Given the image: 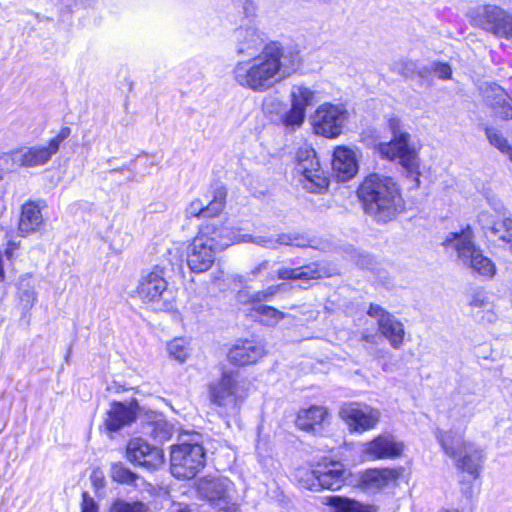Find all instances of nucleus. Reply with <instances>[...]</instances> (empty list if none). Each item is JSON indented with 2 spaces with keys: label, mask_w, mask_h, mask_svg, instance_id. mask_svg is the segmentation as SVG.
<instances>
[{
  "label": "nucleus",
  "mask_w": 512,
  "mask_h": 512,
  "mask_svg": "<svg viewBox=\"0 0 512 512\" xmlns=\"http://www.w3.org/2000/svg\"><path fill=\"white\" fill-rule=\"evenodd\" d=\"M300 52L277 42L265 45L255 57L239 61L233 78L241 87L266 92L294 74L301 66Z\"/></svg>",
  "instance_id": "nucleus-1"
},
{
  "label": "nucleus",
  "mask_w": 512,
  "mask_h": 512,
  "mask_svg": "<svg viewBox=\"0 0 512 512\" xmlns=\"http://www.w3.org/2000/svg\"><path fill=\"white\" fill-rule=\"evenodd\" d=\"M357 195L364 212L377 222L392 221L405 209L401 188L390 176L368 175L360 184Z\"/></svg>",
  "instance_id": "nucleus-2"
},
{
  "label": "nucleus",
  "mask_w": 512,
  "mask_h": 512,
  "mask_svg": "<svg viewBox=\"0 0 512 512\" xmlns=\"http://www.w3.org/2000/svg\"><path fill=\"white\" fill-rule=\"evenodd\" d=\"M227 228L214 223L202 225L189 246L187 263L193 272L202 273L211 268L216 251L232 245Z\"/></svg>",
  "instance_id": "nucleus-3"
},
{
  "label": "nucleus",
  "mask_w": 512,
  "mask_h": 512,
  "mask_svg": "<svg viewBox=\"0 0 512 512\" xmlns=\"http://www.w3.org/2000/svg\"><path fill=\"white\" fill-rule=\"evenodd\" d=\"M472 238V231L468 227L460 233H449L443 245L452 248L456 252L457 261L461 265L470 268L472 272L482 277L491 279L496 274V265L474 244Z\"/></svg>",
  "instance_id": "nucleus-4"
},
{
  "label": "nucleus",
  "mask_w": 512,
  "mask_h": 512,
  "mask_svg": "<svg viewBox=\"0 0 512 512\" xmlns=\"http://www.w3.org/2000/svg\"><path fill=\"white\" fill-rule=\"evenodd\" d=\"M389 127L393 133V138L389 142L375 144V150L384 159H398L408 175L414 177L417 185H419L420 159L416 149L409 143L410 135L406 132H400L397 119H390Z\"/></svg>",
  "instance_id": "nucleus-5"
},
{
  "label": "nucleus",
  "mask_w": 512,
  "mask_h": 512,
  "mask_svg": "<svg viewBox=\"0 0 512 512\" xmlns=\"http://www.w3.org/2000/svg\"><path fill=\"white\" fill-rule=\"evenodd\" d=\"M136 293L143 303L158 311L171 310L176 302V293L168 285L165 269L158 265L141 277Z\"/></svg>",
  "instance_id": "nucleus-6"
},
{
  "label": "nucleus",
  "mask_w": 512,
  "mask_h": 512,
  "mask_svg": "<svg viewBox=\"0 0 512 512\" xmlns=\"http://www.w3.org/2000/svg\"><path fill=\"white\" fill-rule=\"evenodd\" d=\"M472 26L498 38L512 39V13L496 4H479L468 9Z\"/></svg>",
  "instance_id": "nucleus-7"
},
{
  "label": "nucleus",
  "mask_w": 512,
  "mask_h": 512,
  "mask_svg": "<svg viewBox=\"0 0 512 512\" xmlns=\"http://www.w3.org/2000/svg\"><path fill=\"white\" fill-rule=\"evenodd\" d=\"M206 453L199 443H181L172 446L170 469L178 479H192L205 466Z\"/></svg>",
  "instance_id": "nucleus-8"
},
{
  "label": "nucleus",
  "mask_w": 512,
  "mask_h": 512,
  "mask_svg": "<svg viewBox=\"0 0 512 512\" xmlns=\"http://www.w3.org/2000/svg\"><path fill=\"white\" fill-rule=\"evenodd\" d=\"M346 479V469L341 462L319 463L311 470L298 473L299 484L308 490H338Z\"/></svg>",
  "instance_id": "nucleus-9"
},
{
  "label": "nucleus",
  "mask_w": 512,
  "mask_h": 512,
  "mask_svg": "<svg viewBox=\"0 0 512 512\" xmlns=\"http://www.w3.org/2000/svg\"><path fill=\"white\" fill-rule=\"evenodd\" d=\"M210 400L216 406L234 414L247 396L237 372H223L221 378L209 387Z\"/></svg>",
  "instance_id": "nucleus-10"
},
{
  "label": "nucleus",
  "mask_w": 512,
  "mask_h": 512,
  "mask_svg": "<svg viewBox=\"0 0 512 512\" xmlns=\"http://www.w3.org/2000/svg\"><path fill=\"white\" fill-rule=\"evenodd\" d=\"M295 171L304 189L312 193H322L329 186V179L322 170L312 148H301L297 152Z\"/></svg>",
  "instance_id": "nucleus-11"
},
{
  "label": "nucleus",
  "mask_w": 512,
  "mask_h": 512,
  "mask_svg": "<svg viewBox=\"0 0 512 512\" xmlns=\"http://www.w3.org/2000/svg\"><path fill=\"white\" fill-rule=\"evenodd\" d=\"M69 127H63L58 134L50 139L47 145H35L23 147L13 151L10 156L13 163L22 167H38L47 164L55 155L61 143L70 136Z\"/></svg>",
  "instance_id": "nucleus-12"
},
{
  "label": "nucleus",
  "mask_w": 512,
  "mask_h": 512,
  "mask_svg": "<svg viewBox=\"0 0 512 512\" xmlns=\"http://www.w3.org/2000/svg\"><path fill=\"white\" fill-rule=\"evenodd\" d=\"M347 118L348 112L342 106L324 103L317 107L311 122L316 134L337 138L342 133Z\"/></svg>",
  "instance_id": "nucleus-13"
},
{
  "label": "nucleus",
  "mask_w": 512,
  "mask_h": 512,
  "mask_svg": "<svg viewBox=\"0 0 512 512\" xmlns=\"http://www.w3.org/2000/svg\"><path fill=\"white\" fill-rule=\"evenodd\" d=\"M339 415L353 432H364L375 428L381 417L378 409L360 403L343 405Z\"/></svg>",
  "instance_id": "nucleus-14"
},
{
  "label": "nucleus",
  "mask_w": 512,
  "mask_h": 512,
  "mask_svg": "<svg viewBox=\"0 0 512 512\" xmlns=\"http://www.w3.org/2000/svg\"><path fill=\"white\" fill-rule=\"evenodd\" d=\"M367 314L376 319L380 334L389 342L391 347L400 349L405 337L403 323L377 304H371Z\"/></svg>",
  "instance_id": "nucleus-15"
},
{
  "label": "nucleus",
  "mask_w": 512,
  "mask_h": 512,
  "mask_svg": "<svg viewBox=\"0 0 512 512\" xmlns=\"http://www.w3.org/2000/svg\"><path fill=\"white\" fill-rule=\"evenodd\" d=\"M127 459L147 469H157L164 463L162 450L149 445L140 438L132 439L126 449Z\"/></svg>",
  "instance_id": "nucleus-16"
},
{
  "label": "nucleus",
  "mask_w": 512,
  "mask_h": 512,
  "mask_svg": "<svg viewBox=\"0 0 512 512\" xmlns=\"http://www.w3.org/2000/svg\"><path fill=\"white\" fill-rule=\"evenodd\" d=\"M233 490V483L224 477L207 476L198 481L197 491L201 498L218 507L227 504Z\"/></svg>",
  "instance_id": "nucleus-17"
},
{
  "label": "nucleus",
  "mask_w": 512,
  "mask_h": 512,
  "mask_svg": "<svg viewBox=\"0 0 512 512\" xmlns=\"http://www.w3.org/2000/svg\"><path fill=\"white\" fill-rule=\"evenodd\" d=\"M138 411V404L131 400L127 402H113L107 411L105 418V427L112 432H116L121 428L135 421Z\"/></svg>",
  "instance_id": "nucleus-18"
},
{
  "label": "nucleus",
  "mask_w": 512,
  "mask_h": 512,
  "mask_svg": "<svg viewBox=\"0 0 512 512\" xmlns=\"http://www.w3.org/2000/svg\"><path fill=\"white\" fill-rule=\"evenodd\" d=\"M356 151L347 146L335 148L332 159V170L339 181H347L358 172Z\"/></svg>",
  "instance_id": "nucleus-19"
},
{
  "label": "nucleus",
  "mask_w": 512,
  "mask_h": 512,
  "mask_svg": "<svg viewBox=\"0 0 512 512\" xmlns=\"http://www.w3.org/2000/svg\"><path fill=\"white\" fill-rule=\"evenodd\" d=\"M264 346L254 341L245 340L234 345L228 353L231 363L237 365H249L256 363L265 355Z\"/></svg>",
  "instance_id": "nucleus-20"
},
{
  "label": "nucleus",
  "mask_w": 512,
  "mask_h": 512,
  "mask_svg": "<svg viewBox=\"0 0 512 512\" xmlns=\"http://www.w3.org/2000/svg\"><path fill=\"white\" fill-rule=\"evenodd\" d=\"M241 242H252L257 245L271 248V249H276L278 247V245H295L298 247L306 246V244L304 243V240L302 238H300L298 235L287 234V233L279 234L276 238L264 237V236L253 237L248 234H234L231 237L232 244L241 243Z\"/></svg>",
  "instance_id": "nucleus-21"
},
{
  "label": "nucleus",
  "mask_w": 512,
  "mask_h": 512,
  "mask_svg": "<svg viewBox=\"0 0 512 512\" xmlns=\"http://www.w3.org/2000/svg\"><path fill=\"white\" fill-rule=\"evenodd\" d=\"M402 450V443L390 435H381L367 443L364 451L373 459H386L398 457Z\"/></svg>",
  "instance_id": "nucleus-22"
},
{
  "label": "nucleus",
  "mask_w": 512,
  "mask_h": 512,
  "mask_svg": "<svg viewBox=\"0 0 512 512\" xmlns=\"http://www.w3.org/2000/svg\"><path fill=\"white\" fill-rule=\"evenodd\" d=\"M44 222L39 205L33 201L24 203L21 207V214L18 229L21 235L35 233Z\"/></svg>",
  "instance_id": "nucleus-23"
},
{
  "label": "nucleus",
  "mask_w": 512,
  "mask_h": 512,
  "mask_svg": "<svg viewBox=\"0 0 512 512\" xmlns=\"http://www.w3.org/2000/svg\"><path fill=\"white\" fill-rule=\"evenodd\" d=\"M329 410L324 406H311L301 409L296 418V426L306 432L314 431L328 419Z\"/></svg>",
  "instance_id": "nucleus-24"
},
{
  "label": "nucleus",
  "mask_w": 512,
  "mask_h": 512,
  "mask_svg": "<svg viewBox=\"0 0 512 512\" xmlns=\"http://www.w3.org/2000/svg\"><path fill=\"white\" fill-rule=\"evenodd\" d=\"M398 473L393 469H370L362 475V483L367 489L381 490L394 483Z\"/></svg>",
  "instance_id": "nucleus-25"
},
{
  "label": "nucleus",
  "mask_w": 512,
  "mask_h": 512,
  "mask_svg": "<svg viewBox=\"0 0 512 512\" xmlns=\"http://www.w3.org/2000/svg\"><path fill=\"white\" fill-rule=\"evenodd\" d=\"M436 437L439 439L444 452L455 459L462 456L463 451H466V447L469 445L464 441L461 433L453 431H439Z\"/></svg>",
  "instance_id": "nucleus-26"
},
{
  "label": "nucleus",
  "mask_w": 512,
  "mask_h": 512,
  "mask_svg": "<svg viewBox=\"0 0 512 512\" xmlns=\"http://www.w3.org/2000/svg\"><path fill=\"white\" fill-rule=\"evenodd\" d=\"M483 228L488 229L495 237L510 244L512 242V219L505 218L502 221H492L487 212L479 216Z\"/></svg>",
  "instance_id": "nucleus-27"
},
{
  "label": "nucleus",
  "mask_w": 512,
  "mask_h": 512,
  "mask_svg": "<svg viewBox=\"0 0 512 512\" xmlns=\"http://www.w3.org/2000/svg\"><path fill=\"white\" fill-rule=\"evenodd\" d=\"M290 103L306 112L307 107L315 102L316 91L303 84H295L290 90Z\"/></svg>",
  "instance_id": "nucleus-28"
},
{
  "label": "nucleus",
  "mask_w": 512,
  "mask_h": 512,
  "mask_svg": "<svg viewBox=\"0 0 512 512\" xmlns=\"http://www.w3.org/2000/svg\"><path fill=\"white\" fill-rule=\"evenodd\" d=\"M327 504L335 508L334 512H377V508L374 506L364 505L340 496L327 497Z\"/></svg>",
  "instance_id": "nucleus-29"
},
{
  "label": "nucleus",
  "mask_w": 512,
  "mask_h": 512,
  "mask_svg": "<svg viewBox=\"0 0 512 512\" xmlns=\"http://www.w3.org/2000/svg\"><path fill=\"white\" fill-rule=\"evenodd\" d=\"M166 351L169 358L182 364L190 357L192 348L188 339L175 337L166 343Z\"/></svg>",
  "instance_id": "nucleus-30"
},
{
  "label": "nucleus",
  "mask_w": 512,
  "mask_h": 512,
  "mask_svg": "<svg viewBox=\"0 0 512 512\" xmlns=\"http://www.w3.org/2000/svg\"><path fill=\"white\" fill-rule=\"evenodd\" d=\"M457 466L467 471L473 476H477L482 459V454L479 450L473 448L472 445L466 447V451H463L462 456L457 457Z\"/></svg>",
  "instance_id": "nucleus-31"
},
{
  "label": "nucleus",
  "mask_w": 512,
  "mask_h": 512,
  "mask_svg": "<svg viewBox=\"0 0 512 512\" xmlns=\"http://www.w3.org/2000/svg\"><path fill=\"white\" fill-rule=\"evenodd\" d=\"M239 34L243 37V40L239 44L238 53L252 56L262 47L263 40L255 31L241 30Z\"/></svg>",
  "instance_id": "nucleus-32"
},
{
  "label": "nucleus",
  "mask_w": 512,
  "mask_h": 512,
  "mask_svg": "<svg viewBox=\"0 0 512 512\" xmlns=\"http://www.w3.org/2000/svg\"><path fill=\"white\" fill-rule=\"evenodd\" d=\"M227 191L224 187L215 189L213 198L205 202L206 217H216L222 213L226 205Z\"/></svg>",
  "instance_id": "nucleus-33"
},
{
  "label": "nucleus",
  "mask_w": 512,
  "mask_h": 512,
  "mask_svg": "<svg viewBox=\"0 0 512 512\" xmlns=\"http://www.w3.org/2000/svg\"><path fill=\"white\" fill-rule=\"evenodd\" d=\"M306 118V112L291 104L290 109L282 115L281 123L289 130L295 131L300 128Z\"/></svg>",
  "instance_id": "nucleus-34"
},
{
  "label": "nucleus",
  "mask_w": 512,
  "mask_h": 512,
  "mask_svg": "<svg viewBox=\"0 0 512 512\" xmlns=\"http://www.w3.org/2000/svg\"><path fill=\"white\" fill-rule=\"evenodd\" d=\"M494 93L498 98L494 104L497 113L504 119H512V99L501 87L495 88Z\"/></svg>",
  "instance_id": "nucleus-35"
},
{
  "label": "nucleus",
  "mask_w": 512,
  "mask_h": 512,
  "mask_svg": "<svg viewBox=\"0 0 512 512\" xmlns=\"http://www.w3.org/2000/svg\"><path fill=\"white\" fill-rule=\"evenodd\" d=\"M485 132L489 143L502 153L507 154L512 161V146L508 140L497 129L486 128Z\"/></svg>",
  "instance_id": "nucleus-36"
},
{
  "label": "nucleus",
  "mask_w": 512,
  "mask_h": 512,
  "mask_svg": "<svg viewBox=\"0 0 512 512\" xmlns=\"http://www.w3.org/2000/svg\"><path fill=\"white\" fill-rule=\"evenodd\" d=\"M390 70L394 73H398L406 78L412 77L417 70V65L414 61L407 59V58H401L398 60H395L390 65Z\"/></svg>",
  "instance_id": "nucleus-37"
},
{
  "label": "nucleus",
  "mask_w": 512,
  "mask_h": 512,
  "mask_svg": "<svg viewBox=\"0 0 512 512\" xmlns=\"http://www.w3.org/2000/svg\"><path fill=\"white\" fill-rule=\"evenodd\" d=\"M111 478L119 483L132 484L136 480V475L121 463H114L111 466Z\"/></svg>",
  "instance_id": "nucleus-38"
},
{
  "label": "nucleus",
  "mask_w": 512,
  "mask_h": 512,
  "mask_svg": "<svg viewBox=\"0 0 512 512\" xmlns=\"http://www.w3.org/2000/svg\"><path fill=\"white\" fill-rule=\"evenodd\" d=\"M469 305L475 308L487 309V311L490 312V314L488 315V321L493 322L495 320L496 316L493 313L494 305L490 301L488 295H486L485 293L477 292L473 294L469 302Z\"/></svg>",
  "instance_id": "nucleus-39"
},
{
  "label": "nucleus",
  "mask_w": 512,
  "mask_h": 512,
  "mask_svg": "<svg viewBox=\"0 0 512 512\" xmlns=\"http://www.w3.org/2000/svg\"><path fill=\"white\" fill-rule=\"evenodd\" d=\"M300 280L319 279L326 275L319 263H310L298 267Z\"/></svg>",
  "instance_id": "nucleus-40"
},
{
  "label": "nucleus",
  "mask_w": 512,
  "mask_h": 512,
  "mask_svg": "<svg viewBox=\"0 0 512 512\" xmlns=\"http://www.w3.org/2000/svg\"><path fill=\"white\" fill-rule=\"evenodd\" d=\"M258 313L263 317V321L268 325H274L285 317V313L272 307V306H260Z\"/></svg>",
  "instance_id": "nucleus-41"
},
{
  "label": "nucleus",
  "mask_w": 512,
  "mask_h": 512,
  "mask_svg": "<svg viewBox=\"0 0 512 512\" xmlns=\"http://www.w3.org/2000/svg\"><path fill=\"white\" fill-rule=\"evenodd\" d=\"M185 214L187 218L193 217H206L205 213V202L201 199H194L191 201L185 209Z\"/></svg>",
  "instance_id": "nucleus-42"
},
{
  "label": "nucleus",
  "mask_w": 512,
  "mask_h": 512,
  "mask_svg": "<svg viewBox=\"0 0 512 512\" xmlns=\"http://www.w3.org/2000/svg\"><path fill=\"white\" fill-rule=\"evenodd\" d=\"M110 512H146V508L142 503H126L117 501L111 508Z\"/></svg>",
  "instance_id": "nucleus-43"
},
{
  "label": "nucleus",
  "mask_w": 512,
  "mask_h": 512,
  "mask_svg": "<svg viewBox=\"0 0 512 512\" xmlns=\"http://www.w3.org/2000/svg\"><path fill=\"white\" fill-rule=\"evenodd\" d=\"M154 434L159 441H166L170 439L173 434V426L166 421H158L154 426Z\"/></svg>",
  "instance_id": "nucleus-44"
},
{
  "label": "nucleus",
  "mask_w": 512,
  "mask_h": 512,
  "mask_svg": "<svg viewBox=\"0 0 512 512\" xmlns=\"http://www.w3.org/2000/svg\"><path fill=\"white\" fill-rule=\"evenodd\" d=\"M262 107L266 114H278L282 110L283 103L275 97H267L264 99Z\"/></svg>",
  "instance_id": "nucleus-45"
},
{
  "label": "nucleus",
  "mask_w": 512,
  "mask_h": 512,
  "mask_svg": "<svg viewBox=\"0 0 512 512\" xmlns=\"http://www.w3.org/2000/svg\"><path fill=\"white\" fill-rule=\"evenodd\" d=\"M277 276L282 280H300L299 269L297 268H281L277 272Z\"/></svg>",
  "instance_id": "nucleus-46"
},
{
  "label": "nucleus",
  "mask_w": 512,
  "mask_h": 512,
  "mask_svg": "<svg viewBox=\"0 0 512 512\" xmlns=\"http://www.w3.org/2000/svg\"><path fill=\"white\" fill-rule=\"evenodd\" d=\"M434 72L441 79H448L452 74L450 66L446 63H436Z\"/></svg>",
  "instance_id": "nucleus-47"
},
{
  "label": "nucleus",
  "mask_w": 512,
  "mask_h": 512,
  "mask_svg": "<svg viewBox=\"0 0 512 512\" xmlns=\"http://www.w3.org/2000/svg\"><path fill=\"white\" fill-rule=\"evenodd\" d=\"M82 512H98L94 500L88 497L86 493L83 494Z\"/></svg>",
  "instance_id": "nucleus-48"
},
{
  "label": "nucleus",
  "mask_w": 512,
  "mask_h": 512,
  "mask_svg": "<svg viewBox=\"0 0 512 512\" xmlns=\"http://www.w3.org/2000/svg\"><path fill=\"white\" fill-rule=\"evenodd\" d=\"M279 287L280 286H271L264 291L257 292L255 295L256 300L262 301L274 296Z\"/></svg>",
  "instance_id": "nucleus-49"
},
{
  "label": "nucleus",
  "mask_w": 512,
  "mask_h": 512,
  "mask_svg": "<svg viewBox=\"0 0 512 512\" xmlns=\"http://www.w3.org/2000/svg\"><path fill=\"white\" fill-rule=\"evenodd\" d=\"M268 261H262L258 266H256L254 269H252L249 274L252 276H256L259 273H261L263 270H266L268 268Z\"/></svg>",
  "instance_id": "nucleus-50"
},
{
  "label": "nucleus",
  "mask_w": 512,
  "mask_h": 512,
  "mask_svg": "<svg viewBox=\"0 0 512 512\" xmlns=\"http://www.w3.org/2000/svg\"><path fill=\"white\" fill-rule=\"evenodd\" d=\"M222 504L221 506H218L220 509H224L225 512H240L239 507L236 504Z\"/></svg>",
  "instance_id": "nucleus-51"
},
{
  "label": "nucleus",
  "mask_w": 512,
  "mask_h": 512,
  "mask_svg": "<svg viewBox=\"0 0 512 512\" xmlns=\"http://www.w3.org/2000/svg\"><path fill=\"white\" fill-rule=\"evenodd\" d=\"M172 512H191V510L189 509V507L187 505L177 504L174 506Z\"/></svg>",
  "instance_id": "nucleus-52"
},
{
  "label": "nucleus",
  "mask_w": 512,
  "mask_h": 512,
  "mask_svg": "<svg viewBox=\"0 0 512 512\" xmlns=\"http://www.w3.org/2000/svg\"><path fill=\"white\" fill-rule=\"evenodd\" d=\"M493 206H494V209L499 213L504 210V206H503L502 202L499 200H495V202L493 203Z\"/></svg>",
  "instance_id": "nucleus-53"
},
{
  "label": "nucleus",
  "mask_w": 512,
  "mask_h": 512,
  "mask_svg": "<svg viewBox=\"0 0 512 512\" xmlns=\"http://www.w3.org/2000/svg\"><path fill=\"white\" fill-rule=\"evenodd\" d=\"M24 295L28 298V301L31 300L33 303L35 300V292L34 291H26Z\"/></svg>",
  "instance_id": "nucleus-54"
},
{
  "label": "nucleus",
  "mask_w": 512,
  "mask_h": 512,
  "mask_svg": "<svg viewBox=\"0 0 512 512\" xmlns=\"http://www.w3.org/2000/svg\"><path fill=\"white\" fill-rule=\"evenodd\" d=\"M363 339L367 342H371L373 343L374 342V339H375V336L374 335H364L363 336Z\"/></svg>",
  "instance_id": "nucleus-55"
}]
</instances>
